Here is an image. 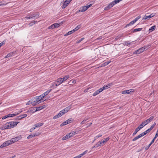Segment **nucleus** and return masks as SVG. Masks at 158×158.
<instances>
[{"label": "nucleus", "mask_w": 158, "mask_h": 158, "mask_svg": "<svg viewBox=\"0 0 158 158\" xmlns=\"http://www.w3.org/2000/svg\"><path fill=\"white\" fill-rule=\"evenodd\" d=\"M19 122H10L6 123L3 127V129H6L13 128L16 126Z\"/></svg>", "instance_id": "1"}, {"label": "nucleus", "mask_w": 158, "mask_h": 158, "mask_svg": "<svg viewBox=\"0 0 158 158\" xmlns=\"http://www.w3.org/2000/svg\"><path fill=\"white\" fill-rule=\"evenodd\" d=\"M121 0H114V1L112 2L109 4L108 6H106L104 8L105 10H108L110 9L115 4L118 3Z\"/></svg>", "instance_id": "2"}, {"label": "nucleus", "mask_w": 158, "mask_h": 158, "mask_svg": "<svg viewBox=\"0 0 158 158\" xmlns=\"http://www.w3.org/2000/svg\"><path fill=\"white\" fill-rule=\"evenodd\" d=\"M33 99L35 101V103L33 104V106H35L42 102L43 98L40 96L35 97Z\"/></svg>", "instance_id": "3"}, {"label": "nucleus", "mask_w": 158, "mask_h": 158, "mask_svg": "<svg viewBox=\"0 0 158 158\" xmlns=\"http://www.w3.org/2000/svg\"><path fill=\"white\" fill-rule=\"evenodd\" d=\"M154 117L153 116H152L150 117L148 119L142 122V123L141 124L142 125L144 126V127L146 125L148 124L154 118Z\"/></svg>", "instance_id": "4"}, {"label": "nucleus", "mask_w": 158, "mask_h": 158, "mask_svg": "<svg viewBox=\"0 0 158 158\" xmlns=\"http://www.w3.org/2000/svg\"><path fill=\"white\" fill-rule=\"evenodd\" d=\"M22 138L21 135H19L15 138H12L10 140L12 144L16 142L18 140H20Z\"/></svg>", "instance_id": "5"}, {"label": "nucleus", "mask_w": 158, "mask_h": 158, "mask_svg": "<svg viewBox=\"0 0 158 158\" xmlns=\"http://www.w3.org/2000/svg\"><path fill=\"white\" fill-rule=\"evenodd\" d=\"M145 48L143 47H142L135 51L134 52V54H139L143 52L144 51Z\"/></svg>", "instance_id": "6"}, {"label": "nucleus", "mask_w": 158, "mask_h": 158, "mask_svg": "<svg viewBox=\"0 0 158 158\" xmlns=\"http://www.w3.org/2000/svg\"><path fill=\"white\" fill-rule=\"evenodd\" d=\"M113 85H114L113 83V82H111L110 83L108 84L107 85H105L103 86V87L101 88L102 89H103V91L104 90L108 89V88H110Z\"/></svg>", "instance_id": "7"}, {"label": "nucleus", "mask_w": 158, "mask_h": 158, "mask_svg": "<svg viewBox=\"0 0 158 158\" xmlns=\"http://www.w3.org/2000/svg\"><path fill=\"white\" fill-rule=\"evenodd\" d=\"M144 127V126L142 125H141V124L139 125L135 129V131L134 132V133H133L132 135L134 136L137 133L141 128H142L143 127Z\"/></svg>", "instance_id": "8"}, {"label": "nucleus", "mask_w": 158, "mask_h": 158, "mask_svg": "<svg viewBox=\"0 0 158 158\" xmlns=\"http://www.w3.org/2000/svg\"><path fill=\"white\" fill-rule=\"evenodd\" d=\"M147 14L143 17V20L149 19L153 17L154 16H155V14L154 13H152L149 15H147Z\"/></svg>", "instance_id": "9"}, {"label": "nucleus", "mask_w": 158, "mask_h": 158, "mask_svg": "<svg viewBox=\"0 0 158 158\" xmlns=\"http://www.w3.org/2000/svg\"><path fill=\"white\" fill-rule=\"evenodd\" d=\"M135 91L134 89H131L129 90H125L123 91L122 92V94H129L131 92H133Z\"/></svg>", "instance_id": "10"}, {"label": "nucleus", "mask_w": 158, "mask_h": 158, "mask_svg": "<svg viewBox=\"0 0 158 158\" xmlns=\"http://www.w3.org/2000/svg\"><path fill=\"white\" fill-rule=\"evenodd\" d=\"M72 0H66L64 2L63 5L61 6L62 8H65L67 6H68V5L69 3L71 2Z\"/></svg>", "instance_id": "11"}, {"label": "nucleus", "mask_w": 158, "mask_h": 158, "mask_svg": "<svg viewBox=\"0 0 158 158\" xmlns=\"http://www.w3.org/2000/svg\"><path fill=\"white\" fill-rule=\"evenodd\" d=\"M55 81L56 83V85L58 86L63 82L61 78H58Z\"/></svg>", "instance_id": "12"}, {"label": "nucleus", "mask_w": 158, "mask_h": 158, "mask_svg": "<svg viewBox=\"0 0 158 158\" xmlns=\"http://www.w3.org/2000/svg\"><path fill=\"white\" fill-rule=\"evenodd\" d=\"M71 108V106H69L66 107L64 109H63L61 110L63 111V114H64L65 113L68 112Z\"/></svg>", "instance_id": "13"}, {"label": "nucleus", "mask_w": 158, "mask_h": 158, "mask_svg": "<svg viewBox=\"0 0 158 158\" xmlns=\"http://www.w3.org/2000/svg\"><path fill=\"white\" fill-rule=\"evenodd\" d=\"M103 91V89L101 88L100 89L98 90L95 91V92L93 93V95L94 96H95L96 95L99 94L100 92H102Z\"/></svg>", "instance_id": "14"}, {"label": "nucleus", "mask_w": 158, "mask_h": 158, "mask_svg": "<svg viewBox=\"0 0 158 158\" xmlns=\"http://www.w3.org/2000/svg\"><path fill=\"white\" fill-rule=\"evenodd\" d=\"M30 14H31V15L32 16V17L35 16V17H34V18H38L40 15L39 13H34L32 14L31 13Z\"/></svg>", "instance_id": "15"}, {"label": "nucleus", "mask_w": 158, "mask_h": 158, "mask_svg": "<svg viewBox=\"0 0 158 158\" xmlns=\"http://www.w3.org/2000/svg\"><path fill=\"white\" fill-rule=\"evenodd\" d=\"M27 116V114H23L17 117L18 119V120L21 119L23 118H24Z\"/></svg>", "instance_id": "16"}, {"label": "nucleus", "mask_w": 158, "mask_h": 158, "mask_svg": "<svg viewBox=\"0 0 158 158\" xmlns=\"http://www.w3.org/2000/svg\"><path fill=\"white\" fill-rule=\"evenodd\" d=\"M87 10L85 8V7L84 6H83L81 7L80 9V10H79V12H84L86 10Z\"/></svg>", "instance_id": "17"}, {"label": "nucleus", "mask_w": 158, "mask_h": 158, "mask_svg": "<svg viewBox=\"0 0 158 158\" xmlns=\"http://www.w3.org/2000/svg\"><path fill=\"white\" fill-rule=\"evenodd\" d=\"M35 101L33 99H32L31 101H29L26 104V105H29L30 104H32L33 106V104L35 103Z\"/></svg>", "instance_id": "18"}, {"label": "nucleus", "mask_w": 158, "mask_h": 158, "mask_svg": "<svg viewBox=\"0 0 158 158\" xmlns=\"http://www.w3.org/2000/svg\"><path fill=\"white\" fill-rule=\"evenodd\" d=\"M44 124L43 123H38L34 125V126L35 127H39L42 126Z\"/></svg>", "instance_id": "19"}, {"label": "nucleus", "mask_w": 158, "mask_h": 158, "mask_svg": "<svg viewBox=\"0 0 158 158\" xmlns=\"http://www.w3.org/2000/svg\"><path fill=\"white\" fill-rule=\"evenodd\" d=\"M22 111H20V112H19V113H18H18L17 114H10L6 115V116H7V117H12L15 116L16 115H18L19 113H21L22 112Z\"/></svg>", "instance_id": "20"}, {"label": "nucleus", "mask_w": 158, "mask_h": 158, "mask_svg": "<svg viewBox=\"0 0 158 158\" xmlns=\"http://www.w3.org/2000/svg\"><path fill=\"white\" fill-rule=\"evenodd\" d=\"M62 115L61 114V113L60 112H59L57 114L54 116L53 118L54 119H56L57 118H59Z\"/></svg>", "instance_id": "21"}, {"label": "nucleus", "mask_w": 158, "mask_h": 158, "mask_svg": "<svg viewBox=\"0 0 158 158\" xmlns=\"http://www.w3.org/2000/svg\"><path fill=\"white\" fill-rule=\"evenodd\" d=\"M56 83L55 81L53 82L52 84V85L50 87V88L51 89H54L56 88V87L57 86H58L56 85Z\"/></svg>", "instance_id": "22"}, {"label": "nucleus", "mask_w": 158, "mask_h": 158, "mask_svg": "<svg viewBox=\"0 0 158 158\" xmlns=\"http://www.w3.org/2000/svg\"><path fill=\"white\" fill-rule=\"evenodd\" d=\"M135 21L134 20H133V21L127 24L125 26V27H128L129 26H131V25H133L135 23Z\"/></svg>", "instance_id": "23"}, {"label": "nucleus", "mask_w": 158, "mask_h": 158, "mask_svg": "<svg viewBox=\"0 0 158 158\" xmlns=\"http://www.w3.org/2000/svg\"><path fill=\"white\" fill-rule=\"evenodd\" d=\"M4 144L6 146H8L10 144H11V142L10 140H7L4 143Z\"/></svg>", "instance_id": "24"}, {"label": "nucleus", "mask_w": 158, "mask_h": 158, "mask_svg": "<svg viewBox=\"0 0 158 158\" xmlns=\"http://www.w3.org/2000/svg\"><path fill=\"white\" fill-rule=\"evenodd\" d=\"M69 75H67L64 77L63 78H62V80L63 81V82L66 81L67 79H68L69 78Z\"/></svg>", "instance_id": "25"}, {"label": "nucleus", "mask_w": 158, "mask_h": 158, "mask_svg": "<svg viewBox=\"0 0 158 158\" xmlns=\"http://www.w3.org/2000/svg\"><path fill=\"white\" fill-rule=\"evenodd\" d=\"M41 107H41V106L36 107V109H35V110L34 111H33L32 112L34 113V112H35L38 111V110H42V108Z\"/></svg>", "instance_id": "26"}, {"label": "nucleus", "mask_w": 158, "mask_h": 158, "mask_svg": "<svg viewBox=\"0 0 158 158\" xmlns=\"http://www.w3.org/2000/svg\"><path fill=\"white\" fill-rule=\"evenodd\" d=\"M142 28H139L135 29L133 30H132V32H134V33L135 32L137 31H141L142 30Z\"/></svg>", "instance_id": "27"}, {"label": "nucleus", "mask_w": 158, "mask_h": 158, "mask_svg": "<svg viewBox=\"0 0 158 158\" xmlns=\"http://www.w3.org/2000/svg\"><path fill=\"white\" fill-rule=\"evenodd\" d=\"M110 139V138L109 137H107L106 139H104L103 140H102V143L104 144V145Z\"/></svg>", "instance_id": "28"}, {"label": "nucleus", "mask_w": 158, "mask_h": 158, "mask_svg": "<svg viewBox=\"0 0 158 158\" xmlns=\"http://www.w3.org/2000/svg\"><path fill=\"white\" fill-rule=\"evenodd\" d=\"M13 52H10L7 54V55L5 57V58H7L13 56Z\"/></svg>", "instance_id": "29"}, {"label": "nucleus", "mask_w": 158, "mask_h": 158, "mask_svg": "<svg viewBox=\"0 0 158 158\" xmlns=\"http://www.w3.org/2000/svg\"><path fill=\"white\" fill-rule=\"evenodd\" d=\"M155 28H156V26H153L149 28V31L150 32H152V31H154L155 29Z\"/></svg>", "instance_id": "30"}, {"label": "nucleus", "mask_w": 158, "mask_h": 158, "mask_svg": "<svg viewBox=\"0 0 158 158\" xmlns=\"http://www.w3.org/2000/svg\"><path fill=\"white\" fill-rule=\"evenodd\" d=\"M74 32V31L73 30H71V31H69L65 35H70L73 33Z\"/></svg>", "instance_id": "31"}, {"label": "nucleus", "mask_w": 158, "mask_h": 158, "mask_svg": "<svg viewBox=\"0 0 158 158\" xmlns=\"http://www.w3.org/2000/svg\"><path fill=\"white\" fill-rule=\"evenodd\" d=\"M37 22L36 21H32L29 23V25L30 27L32 26L33 24H35Z\"/></svg>", "instance_id": "32"}, {"label": "nucleus", "mask_w": 158, "mask_h": 158, "mask_svg": "<svg viewBox=\"0 0 158 158\" xmlns=\"http://www.w3.org/2000/svg\"><path fill=\"white\" fill-rule=\"evenodd\" d=\"M102 136V135L99 134L98 135H97L96 136H95L94 137V140L93 142H94L95 141V140L97 139H98L99 138Z\"/></svg>", "instance_id": "33"}, {"label": "nucleus", "mask_w": 158, "mask_h": 158, "mask_svg": "<svg viewBox=\"0 0 158 158\" xmlns=\"http://www.w3.org/2000/svg\"><path fill=\"white\" fill-rule=\"evenodd\" d=\"M68 123L66 121H65L64 122L62 123L60 125V126L61 127L63 126L64 125H65L67 124H68Z\"/></svg>", "instance_id": "34"}, {"label": "nucleus", "mask_w": 158, "mask_h": 158, "mask_svg": "<svg viewBox=\"0 0 158 158\" xmlns=\"http://www.w3.org/2000/svg\"><path fill=\"white\" fill-rule=\"evenodd\" d=\"M87 152H88L87 150H86L85 151H84V152L80 154L79 155L80 156V157H81L82 156L84 155L85 154L87 153Z\"/></svg>", "instance_id": "35"}, {"label": "nucleus", "mask_w": 158, "mask_h": 158, "mask_svg": "<svg viewBox=\"0 0 158 158\" xmlns=\"http://www.w3.org/2000/svg\"><path fill=\"white\" fill-rule=\"evenodd\" d=\"M53 25L54 28L56 27H58L60 26V23L58 24L56 23L53 24Z\"/></svg>", "instance_id": "36"}, {"label": "nucleus", "mask_w": 158, "mask_h": 158, "mask_svg": "<svg viewBox=\"0 0 158 158\" xmlns=\"http://www.w3.org/2000/svg\"><path fill=\"white\" fill-rule=\"evenodd\" d=\"M69 138L68 136L67 135H66L62 138V140H64Z\"/></svg>", "instance_id": "37"}, {"label": "nucleus", "mask_w": 158, "mask_h": 158, "mask_svg": "<svg viewBox=\"0 0 158 158\" xmlns=\"http://www.w3.org/2000/svg\"><path fill=\"white\" fill-rule=\"evenodd\" d=\"M146 134L145 133V132H142V133L140 134L139 135V137L140 138H141V137H142L146 135Z\"/></svg>", "instance_id": "38"}, {"label": "nucleus", "mask_w": 158, "mask_h": 158, "mask_svg": "<svg viewBox=\"0 0 158 158\" xmlns=\"http://www.w3.org/2000/svg\"><path fill=\"white\" fill-rule=\"evenodd\" d=\"M81 27L80 25H78L75 28L73 29L74 31V32L78 30Z\"/></svg>", "instance_id": "39"}, {"label": "nucleus", "mask_w": 158, "mask_h": 158, "mask_svg": "<svg viewBox=\"0 0 158 158\" xmlns=\"http://www.w3.org/2000/svg\"><path fill=\"white\" fill-rule=\"evenodd\" d=\"M140 138L139 136V135H138L137 136L135 137L134 139H132V141H135V140H137V139H138Z\"/></svg>", "instance_id": "40"}, {"label": "nucleus", "mask_w": 158, "mask_h": 158, "mask_svg": "<svg viewBox=\"0 0 158 158\" xmlns=\"http://www.w3.org/2000/svg\"><path fill=\"white\" fill-rule=\"evenodd\" d=\"M73 120L72 118H70L66 120L68 123H71L73 121Z\"/></svg>", "instance_id": "41"}, {"label": "nucleus", "mask_w": 158, "mask_h": 158, "mask_svg": "<svg viewBox=\"0 0 158 158\" xmlns=\"http://www.w3.org/2000/svg\"><path fill=\"white\" fill-rule=\"evenodd\" d=\"M100 146L99 143L98 142L97 143H96L95 145L92 148H97L99 147Z\"/></svg>", "instance_id": "42"}, {"label": "nucleus", "mask_w": 158, "mask_h": 158, "mask_svg": "<svg viewBox=\"0 0 158 158\" xmlns=\"http://www.w3.org/2000/svg\"><path fill=\"white\" fill-rule=\"evenodd\" d=\"M141 18V16L139 15V16H137L136 18H135V19H134V20L135 21V22H136L139 19Z\"/></svg>", "instance_id": "43"}, {"label": "nucleus", "mask_w": 158, "mask_h": 158, "mask_svg": "<svg viewBox=\"0 0 158 158\" xmlns=\"http://www.w3.org/2000/svg\"><path fill=\"white\" fill-rule=\"evenodd\" d=\"M51 89H50L49 90H48L46 92H45L44 93H45V94L47 95L51 91Z\"/></svg>", "instance_id": "44"}, {"label": "nucleus", "mask_w": 158, "mask_h": 158, "mask_svg": "<svg viewBox=\"0 0 158 158\" xmlns=\"http://www.w3.org/2000/svg\"><path fill=\"white\" fill-rule=\"evenodd\" d=\"M98 142L99 143L100 146H102L104 145L102 142V140L98 141Z\"/></svg>", "instance_id": "45"}, {"label": "nucleus", "mask_w": 158, "mask_h": 158, "mask_svg": "<svg viewBox=\"0 0 158 158\" xmlns=\"http://www.w3.org/2000/svg\"><path fill=\"white\" fill-rule=\"evenodd\" d=\"M6 41L5 40H4L2 42L0 43V48L1 46H2L3 44H5V43L6 42Z\"/></svg>", "instance_id": "46"}, {"label": "nucleus", "mask_w": 158, "mask_h": 158, "mask_svg": "<svg viewBox=\"0 0 158 158\" xmlns=\"http://www.w3.org/2000/svg\"><path fill=\"white\" fill-rule=\"evenodd\" d=\"M54 28V27H53V24H52L50 26H49L48 27V29H53Z\"/></svg>", "instance_id": "47"}, {"label": "nucleus", "mask_w": 158, "mask_h": 158, "mask_svg": "<svg viewBox=\"0 0 158 158\" xmlns=\"http://www.w3.org/2000/svg\"><path fill=\"white\" fill-rule=\"evenodd\" d=\"M125 45H126L127 46H128L131 44V43H129L128 41H126L125 42Z\"/></svg>", "instance_id": "48"}, {"label": "nucleus", "mask_w": 158, "mask_h": 158, "mask_svg": "<svg viewBox=\"0 0 158 158\" xmlns=\"http://www.w3.org/2000/svg\"><path fill=\"white\" fill-rule=\"evenodd\" d=\"M92 5V4H90L88 5L85 6V8L87 10Z\"/></svg>", "instance_id": "49"}, {"label": "nucleus", "mask_w": 158, "mask_h": 158, "mask_svg": "<svg viewBox=\"0 0 158 158\" xmlns=\"http://www.w3.org/2000/svg\"><path fill=\"white\" fill-rule=\"evenodd\" d=\"M40 133H38V134L35 133L34 134L31 135L32 136V137H35V136L39 135H40Z\"/></svg>", "instance_id": "50"}, {"label": "nucleus", "mask_w": 158, "mask_h": 158, "mask_svg": "<svg viewBox=\"0 0 158 158\" xmlns=\"http://www.w3.org/2000/svg\"><path fill=\"white\" fill-rule=\"evenodd\" d=\"M71 134H72V135L73 136L74 135H75L77 134L76 132L75 131H73L72 132H71Z\"/></svg>", "instance_id": "51"}, {"label": "nucleus", "mask_w": 158, "mask_h": 158, "mask_svg": "<svg viewBox=\"0 0 158 158\" xmlns=\"http://www.w3.org/2000/svg\"><path fill=\"white\" fill-rule=\"evenodd\" d=\"M5 147H6L4 143H3L0 146V147L1 148H2Z\"/></svg>", "instance_id": "52"}, {"label": "nucleus", "mask_w": 158, "mask_h": 158, "mask_svg": "<svg viewBox=\"0 0 158 158\" xmlns=\"http://www.w3.org/2000/svg\"><path fill=\"white\" fill-rule=\"evenodd\" d=\"M151 130H150L149 129H148V130H146L145 131H144L145 132V133H146V134H147V133H149V132Z\"/></svg>", "instance_id": "53"}, {"label": "nucleus", "mask_w": 158, "mask_h": 158, "mask_svg": "<svg viewBox=\"0 0 158 158\" xmlns=\"http://www.w3.org/2000/svg\"><path fill=\"white\" fill-rule=\"evenodd\" d=\"M40 97H41L42 98H44V97H45L46 95L45 94V93H44L43 94L41 95H40Z\"/></svg>", "instance_id": "54"}, {"label": "nucleus", "mask_w": 158, "mask_h": 158, "mask_svg": "<svg viewBox=\"0 0 158 158\" xmlns=\"http://www.w3.org/2000/svg\"><path fill=\"white\" fill-rule=\"evenodd\" d=\"M28 15L29 16V18L30 19H34V17H35V16L32 17V16L31 15V14H29V15Z\"/></svg>", "instance_id": "55"}, {"label": "nucleus", "mask_w": 158, "mask_h": 158, "mask_svg": "<svg viewBox=\"0 0 158 158\" xmlns=\"http://www.w3.org/2000/svg\"><path fill=\"white\" fill-rule=\"evenodd\" d=\"M67 135L68 136V137L69 138L72 136H73L72 135V134L71 133H68L67 134Z\"/></svg>", "instance_id": "56"}, {"label": "nucleus", "mask_w": 158, "mask_h": 158, "mask_svg": "<svg viewBox=\"0 0 158 158\" xmlns=\"http://www.w3.org/2000/svg\"><path fill=\"white\" fill-rule=\"evenodd\" d=\"M111 62V61H110L108 62H106L104 63L105 65H107Z\"/></svg>", "instance_id": "57"}, {"label": "nucleus", "mask_w": 158, "mask_h": 158, "mask_svg": "<svg viewBox=\"0 0 158 158\" xmlns=\"http://www.w3.org/2000/svg\"><path fill=\"white\" fill-rule=\"evenodd\" d=\"M33 110H30L29 112H31V113H33L32 112L33 111H34L35 110V107H33Z\"/></svg>", "instance_id": "58"}, {"label": "nucleus", "mask_w": 158, "mask_h": 158, "mask_svg": "<svg viewBox=\"0 0 158 158\" xmlns=\"http://www.w3.org/2000/svg\"><path fill=\"white\" fill-rule=\"evenodd\" d=\"M150 146H151L149 144L147 147H146L145 148V150H147L150 147Z\"/></svg>", "instance_id": "59"}, {"label": "nucleus", "mask_w": 158, "mask_h": 158, "mask_svg": "<svg viewBox=\"0 0 158 158\" xmlns=\"http://www.w3.org/2000/svg\"><path fill=\"white\" fill-rule=\"evenodd\" d=\"M84 39V38H81L79 40L77 43H79L81 41H82V40H83Z\"/></svg>", "instance_id": "60"}, {"label": "nucleus", "mask_w": 158, "mask_h": 158, "mask_svg": "<svg viewBox=\"0 0 158 158\" xmlns=\"http://www.w3.org/2000/svg\"><path fill=\"white\" fill-rule=\"evenodd\" d=\"M32 137V136L31 135H30L27 137V138L28 139H29Z\"/></svg>", "instance_id": "61"}, {"label": "nucleus", "mask_w": 158, "mask_h": 158, "mask_svg": "<svg viewBox=\"0 0 158 158\" xmlns=\"http://www.w3.org/2000/svg\"><path fill=\"white\" fill-rule=\"evenodd\" d=\"M89 119V118H84V121H85V122L87 120H88Z\"/></svg>", "instance_id": "62"}, {"label": "nucleus", "mask_w": 158, "mask_h": 158, "mask_svg": "<svg viewBox=\"0 0 158 158\" xmlns=\"http://www.w3.org/2000/svg\"><path fill=\"white\" fill-rule=\"evenodd\" d=\"M89 89V88H88L85 89L84 90V92H87L88 91V90Z\"/></svg>", "instance_id": "63"}, {"label": "nucleus", "mask_w": 158, "mask_h": 158, "mask_svg": "<svg viewBox=\"0 0 158 158\" xmlns=\"http://www.w3.org/2000/svg\"><path fill=\"white\" fill-rule=\"evenodd\" d=\"M155 135L156 136H157V137L158 136V130H157L156 133Z\"/></svg>", "instance_id": "64"}]
</instances>
